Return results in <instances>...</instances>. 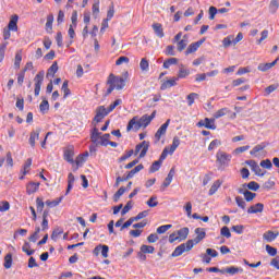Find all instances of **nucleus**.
<instances>
[{
	"instance_id": "obj_33",
	"label": "nucleus",
	"mask_w": 279,
	"mask_h": 279,
	"mask_svg": "<svg viewBox=\"0 0 279 279\" xmlns=\"http://www.w3.org/2000/svg\"><path fill=\"white\" fill-rule=\"evenodd\" d=\"M22 252H25L27 256H32L36 251L32 250V245L29 244V242H25L22 246Z\"/></svg>"
},
{
	"instance_id": "obj_51",
	"label": "nucleus",
	"mask_w": 279,
	"mask_h": 279,
	"mask_svg": "<svg viewBox=\"0 0 279 279\" xmlns=\"http://www.w3.org/2000/svg\"><path fill=\"white\" fill-rule=\"evenodd\" d=\"M10 210V203L8 201L0 202V213H8Z\"/></svg>"
},
{
	"instance_id": "obj_48",
	"label": "nucleus",
	"mask_w": 279,
	"mask_h": 279,
	"mask_svg": "<svg viewBox=\"0 0 279 279\" xmlns=\"http://www.w3.org/2000/svg\"><path fill=\"white\" fill-rule=\"evenodd\" d=\"M187 45H189V43L184 39H181V40L177 41L178 51H184V49H186Z\"/></svg>"
},
{
	"instance_id": "obj_37",
	"label": "nucleus",
	"mask_w": 279,
	"mask_h": 279,
	"mask_svg": "<svg viewBox=\"0 0 279 279\" xmlns=\"http://www.w3.org/2000/svg\"><path fill=\"white\" fill-rule=\"evenodd\" d=\"M279 3L278 0H271L269 4V12L271 14H276L278 12Z\"/></svg>"
},
{
	"instance_id": "obj_16",
	"label": "nucleus",
	"mask_w": 279,
	"mask_h": 279,
	"mask_svg": "<svg viewBox=\"0 0 279 279\" xmlns=\"http://www.w3.org/2000/svg\"><path fill=\"white\" fill-rule=\"evenodd\" d=\"M8 29L11 32H19V15H12L8 25Z\"/></svg>"
},
{
	"instance_id": "obj_28",
	"label": "nucleus",
	"mask_w": 279,
	"mask_h": 279,
	"mask_svg": "<svg viewBox=\"0 0 279 279\" xmlns=\"http://www.w3.org/2000/svg\"><path fill=\"white\" fill-rule=\"evenodd\" d=\"M51 29H53V14H49L46 22V32L51 34Z\"/></svg>"
},
{
	"instance_id": "obj_15",
	"label": "nucleus",
	"mask_w": 279,
	"mask_h": 279,
	"mask_svg": "<svg viewBox=\"0 0 279 279\" xmlns=\"http://www.w3.org/2000/svg\"><path fill=\"white\" fill-rule=\"evenodd\" d=\"M40 138V130L32 131L29 134L28 143L31 147H36V141Z\"/></svg>"
},
{
	"instance_id": "obj_25",
	"label": "nucleus",
	"mask_w": 279,
	"mask_h": 279,
	"mask_svg": "<svg viewBox=\"0 0 279 279\" xmlns=\"http://www.w3.org/2000/svg\"><path fill=\"white\" fill-rule=\"evenodd\" d=\"M62 199H64V196H60L54 201H46V206H48L49 208H56V206H60V204L62 203Z\"/></svg>"
},
{
	"instance_id": "obj_52",
	"label": "nucleus",
	"mask_w": 279,
	"mask_h": 279,
	"mask_svg": "<svg viewBox=\"0 0 279 279\" xmlns=\"http://www.w3.org/2000/svg\"><path fill=\"white\" fill-rule=\"evenodd\" d=\"M197 49H199V48H198V45H196L195 43H194V44H191V45L187 47L186 51H185V56H189V54H191V53H195V51H197Z\"/></svg>"
},
{
	"instance_id": "obj_21",
	"label": "nucleus",
	"mask_w": 279,
	"mask_h": 279,
	"mask_svg": "<svg viewBox=\"0 0 279 279\" xmlns=\"http://www.w3.org/2000/svg\"><path fill=\"white\" fill-rule=\"evenodd\" d=\"M278 60L279 58H277L275 61L270 63H260L257 69L258 71H262L263 73H265V71H269V69H272V66H276V64H278Z\"/></svg>"
},
{
	"instance_id": "obj_13",
	"label": "nucleus",
	"mask_w": 279,
	"mask_h": 279,
	"mask_svg": "<svg viewBox=\"0 0 279 279\" xmlns=\"http://www.w3.org/2000/svg\"><path fill=\"white\" fill-rule=\"evenodd\" d=\"M175 175V168H171L167 178L165 179L161 189L165 191L168 186H170L171 182H173V177Z\"/></svg>"
},
{
	"instance_id": "obj_38",
	"label": "nucleus",
	"mask_w": 279,
	"mask_h": 279,
	"mask_svg": "<svg viewBox=\"0 0 279 279\" xmlns=\"http://www.w3.org/2000/svg\"><path fill=\"white\" fill-rule=\"evenodd\" d=\"M221 145V141L219 140H214L210 142V144L208 145V151H215V149H217V147H220Z\"/></svg>"
},
{
	"instance_id": "obj_2",
	"label": "nucleus",
	"mask_w": 279,
	"mask_h": 279,
	"mask_svg": "<svg viewBox=\"0 0 279 279\" xmlns=\"http://www.w3.org/2000/svg\"><path fill=\"white\" fill-rule=\"evenodd\" d=\"M108 88L107 95H110L112 90H123L125 88V78L123 76H116L114 74H110L107 81Z\"/></svg>"
},
{
	"instance_id": "obj_18",
	"label": "nucleus",
	"mask_w": 279,
	"mask_h": 279,
	"mask_svg": "<svg viewBox=\"0 0 279 279\" xmlns=\"http://www.w3.org/2000/svg\"><path fill=\"white\" fill-rule=\"evenodd\" d=\"M38 189H40V182H29L26 185V193L27 195H34Z\"/></svg>"
},
{
	"instance_id": "obj_10",
	"label": "nucleus",
	"mask_w": 279,
	"mask_h": 279,
	"mask_svg": "<svg viewBox=\"0 0 279 279\" xmlns=\"http://www.w3.org/2000/svg\"><path fill=\"white\" fill-rule=\"evenodd\" d=\"M73 156H75V148L73 146H68L63 151L64 160L73 165V162H75V160H73Z\"/></svg>"
},
{
	"instance_id": "obj_8",
	"label": "nucleus",
	"mask_w": 279,
	"mask_h": 279,
	"mask_svg": "<svg viewBox=\"0 0 279 279\" xmlns=\"http://www.w3.org/2000/svg\"><path fill=\"white\" fill-rule=\"evenodd\" d=\"M149 151V142L144 141L135 147V154H140V158H145Z\"/></svg>"
},
{
	"instance_id": "obj_34",
	"label": "nucleus",
	"mask_w": 279,
	"mask_h": 279,
	"mask_svg": "<svg viewBox=\"0 0 279 279\" xmlns=\"http://www.w3.org/2000/svg\"><path fill=\"white\" fill-rule=\"evenodd\" d=\"M199 97L197 93H191L186 96L187 106H193L195 104V100Z\"/></svg>"
},
{
	"instance_id": "obj_57",
	"label": "nucleus",
	"mask_w": 279,
	"mask_h": 279,
	"mask_svg": "<svg viewBox=\"0 0 279 279\" xmlns=\"http://www.w3.org/2000/svg\"><path fill=\"white\" fill-rule=\"evenodd\" d=\"M259 165L263 169H271L274 167V163L269 159L262 160Z\"/></svg>"
},
{
	"instance_id": "obj_14",
	"label": "nucleus",
	"mask_w": 279,
	"mask_h": 279,
	"mask_svg": "<svg viewBox=\"0 0 279 279\" xmlns=\"http://www.w3.org/2000/svg\"><path fill=\"white\" fill-rule=\"evenodd\" d=\"M221 274H229V276H236V274H243V268L231 266V267L221 269Z\"/></svg>"
},
{
	"instance_id": "obj_3",
	"label": "nucleus",
	"mask_w": 279,
	"mask_h": 279,
	"mask_svg": "<svg viewBox=\"0 0 279 279\" xmlns=\"http://www.w3.org/2000/svg\"><path fill=\"white\" fill-rule=\"evenodd\" d=\"M90 141L94 143V145H101L102 147H108L110 143V134L106 133L101 135V132H99V129L95 126L90 132Z\"/></svg>"
},
{
	"instance_id": "obj_1",
	"label": "nucleus",
	"mask_w": 279,
	"mask_h": 279,
	"mask_svg": "<svg viewBox=\"0 0 279 279\" xmlns=\"http://www.w3.org/2000/svg\"><path fill=\"white\" fill-rule=\"evenodd\" d=\"M195 234L196 238L194 240H189L186 243H183L174 248L172 252L173 258L182 256L184 252H191L194 245H197V243H201L204 241V239H206V230L204 228H196Z\"/></svg>"
},
{
	"instance_id": "obj_47",
	"label": "nucleus",
	"mask_w": 279,
	"mask_h": 279,
	"mask_svg": "<svg viewBox=\"0 0 279 279\" xmlns=\"http://www.w3.org/2000/svg\"><path fill=\"white\" fill-rule=\"evenodd\" d=\"M125 187L121 186L117 193L113 195V201L114 202H119V199H121V196L125 193Z\"/></svg>"
},
{
	"instance_id": "obj_24",
	"label": "nucleus",
	"mask_w": 279,
	"mask_h": 279,
	"mask_svg": "<svg viewBox=\"0 0 279 279\" xmlns=\"http://www.w3.org/2000/svg\"><path fill=\"white\" fill-rule=\"evenodd\" d=\"M239 193L241 194V195H244V199L246 201V202H252L253 199H254V197H256V193H252V192H250V191H243V190H239Z\"/></svg>"
},
{
	"instance_id": "obj_59",
	"label": "nucleus",
	"mask_w": 279,
	"mask_h": 279,
	"mask_svg": "<svg viewBox=\"0 0 279 279\" xmlns=\"http://www.w3.org/2000/svg\"><path fill=\"white\" fill-rule=\"evenodd\" d=\"M148 215H149V211L144 210V211L140 213L138 215H136L135 217H133V220L141 221V219H145V217H147Z\"/></svg>"
},
{
	"instance_id": "obj_63",
	"label": "nucleus",
	"mask_w": 279,
	"mask_h": 279,
	"mask_svg": "<svg viewBox=\"0 0 279 279\" xmlns=\"http://www.w3.org/2000/svg\"><path fill=\"white\" fill-rule=\"evenodd\" d=\"M165 53H166V56H175V47L167 46Z\"/></svg>"
},
{
	"instance_id": "obj_29",
	"label": "nucleus",
	"mask_w": 279,
	"mask_h": 279,
	"mask_svg": "<svg viewBox=\"0 0 279 279\" xmlns=\"http://www.w3.org/2000/svg\"><path fill=\"white\" fill-rule=\"evenodd\" d=\"M23 61V52L20 50L15 53L14 68L21 69V62Z\"/></svg>"
},
{
	"instance_id": "obj_64",
	"label": "nucleus",
	"mask_w": 279,
	"mask_h": 279,
	"mask_svg": "<svg viewBox=\"0 0 279 279\" xmlns=\"http://www.w3.org/2000/svg\"><path fill=\"white\" fill-rule=\"evenodd\" d=\"M71 22H72L71 25H73L74 27H77V11L76 10H74L72 12Z\"/></svg>"
},
{
	"instance_id": "obj_4",
	"label": "nucleus",
	"mask_w": 279,
	"mask_h": 279,
	"mask_svg": "<svg viewBox=\"0 0 279 279\" xmlns=\"http://www.w3.org/2000/svg\"><path fill=\"white\" fill-rule=\"evenodd\" d=\"M232 161V155L218 150L216 154V162L219 166V169H226V167H230V162Z\"/></svg>"
},
{
	"instance_id": "obj_17",
	"label": "nucleus",
	"mask_w": 279,
	"mask_h": 279,
	"mask_svg": "<svg viewBox=\"0 0 279 279\" xmlns=\"http://www.w3.org/2000/svg\"><path fill=\"white\" fill-rule=\"evenodd\" d=\"M278 236H279V232H274L269 230L263 234V240L266 241L267 243H272V241L275 239H278Z\"/></svg>"
},
{
	"instance_id": "obj_30",
	"label": "nucleus",
	"mask_w": 279,
	"mask_h": 279,
	"mask_svg": "<svg viewBox=\"0 0 279 279\" xmlns=\"http://www.w3.org/2000/svg\"><path fill=\"white\" fill-rule=\"evenodd\" d=\"M39 110L43 114H47L49 112V101L44 99L39 105Z\"/></svg>"
},
{
	"instance_id": "obj_45",
	"label": "nucleus",
	"mask_w": 279,
	"mask_h": 279,
	"mask_svg": "<svg viewBox=\"0 0 279 279\" xmlns=\"http://www.w3.org/2000/svg\"><path fill=\"white\" fill-rule=\"evenodd\" d=\"M12 267V254H7L4 257V268L10 269Z\"/></svg>"
},
{
	"instance_id": "obj_26",
	"label": "nucleus",
	"mask_w": 279,
	"mask_h": 279,
	"mask_svg": "<svg viewBox=\"0 0 279 279\" xmlns=\"http://www.w3.org/2000/svg\"><path fill=\"white\" fill-rule=\"evenodd\" d=\"M177 234L179 236V241H184L189 236V228L184 227L177 231Z\"/></svg>"
},
{
	"instance_id": "obj_39",
	"label": "nucleus",
	"mask_w": 279,
	"mask_h": 279,
	"mask_svg": "<svg viewBox=\"0 0 279 279\" xmlns=\"http://www.w3.org/2000/svg\"><path fill=\"white\" fill-rule=\"evenodd\" d=\"M32 167V158H28L24 166H23V170H22V174L23 175H27V173H29V168Z\"/></svg>"
},
{
	"instance_id": "obj_40",
	"label": "nucleus",
	"mask_w": 279,
	"mask_h": 279,
	"mask_svg": "<svg viewBox=\"0 0 279 279\" xmlns=\"http://www.w3.org/2000/svg\"><path fill=\"white\" fill-rule=\"evenodd\" d=\"M155 247L154 246H149V245H145V244H143L142 246H141V252L143 253V254H154V252H155Z\"/></svg>"
},
{
	"instance_id": "obj_23",
	"label": "nucleus",
	"mask_w": 279,
	"mask_h": 279,
	"mask_svg": "<svg viewBox=\"0 0 279 279\" xmlns=\"http://www.w3.org/2000/svg\"><path fill=\"white\" fill-rule=\"evenodd\" d=\"M153 29L156 36H158V38H165V31L162 29V24L160 23L153 24Z\"/></svg>"
},
{
	"instance_id": "obj_53",
	"label": "nucleus",
	"mask_w": 279,
	"mask_h": 279,
	"mask_svg": "<svg viewBox=\"0 0 279 279\" xmlns=\"http://www.w3.org/2000/svg\"><path fill=\"white\" fill-rule=\"evenodd\" d=\"M156 199H158V197L151 196V197L146 202L147 206H149V208H156V206H158V201H156Z\"/></svg>"
},
{
	"instance_id": "obj_55",
	"label": "nucleus",
	"mask_w": 279,
	"mask_h": 279,
	"mask_svg": "<svg viewBox=\"0 0 279 279\" xmlns=\"http://www.w3.org/2000/svg\"><path fill=\"white\" fill-rule=\"evenodd\" d=\"M244 186H247V189H250V191H258V189H260V185H258V183H256V181H251L247 184H244Z\"/></svg>"
},
{
	"instance_id": "obj_31",
	"label": "nucleus",
	"mask_w": 279,
	"mask_h": 279,
	"mask_svg": "<svg viewBox=\"0 0 279 279\" xmlns=\"http://www.w3.org/2000/svg\"><path fill=\"white\" fill-rule=\"evenodd\" d=\"M58 73V62H53L52 65L48 69L47 77H53Z\"/></svg>"
},
{
	"instance_id": "obj_35",
	"label": "nucleus",
	"mask_w": 279,
	"mask_h": 279,
	"mask_svg": "<svg viewBox=\"0 0 279 279\" xmlns=\"http://www.w3.org/2000/svg\"><path fill=\"white\" fill-rule=\"evenodd\" d=\"M189 75H191V71L181 68V69L179 70L177 80H184V77H189Z\"/></svg>"
},
{
	"instance_id": "obj_32",
	"label": "nucleus",
	"mask_w": 279,
	"mask_h": 279,
	"mask_svg": "<svg viewBox=\"0 0 279 279\" xmlns=\"http://www.w3.org/2000/svg\"><path fill=\"white\" fill-rule=\"evenodd\" d=\"M229 112L230 110L228 108L219 109L214 113V119H221V117H226V114Z\"/></svg>"
},
{
	"instance_id": "obj_43",
	"label": "nucleus",
	"mask_w": 279,
	"mask_h": 279,
	"mask_svg": "<svg viewBox=\"0 0 279 279\" xmlns=\"http://www.w3.org/2000/svg\"><path fill=\"white\" fill-rule=\"evenodd\" d=\"M173 228L172 225H163L157 228V234H165L168 230H171Z\"/></svg>"
},
{
	"instance_id": "obj_9",
	"label": "nucleus",
	"mask_w": 279,
	"mask_h": 279,
	"mask_svg": "<svg viewBox=\"0 0 279 279\" xmlns=\"http://www.w3.org/2000/svg\"><path fill=\"white\" fill-rule=\"evenodd\" d=\"M171 123V120H167L156 132L155 140L158 143L165 134H167V129L169 128V124Z\"/></svg>"
},
{
	"instance_id": "obj_22",
	"label": "nucleus",
	"mask_w": 279,
	"mask_h": 279,
	"mask_svg": "<svg viewBox=\"0 0 279 279\" xmlns=\"http://www.w3.org/2000/svg\"><path fill=\"white\" fill-rule=\"evenodd\" d=\"M221 184H223V182L221 180H216L213 185L209 189L208 195L213 196L215 195V193H217V191H219V189H221Z\"/></svg>"
},
{
	"instance_id": "obj_42",
	"label": "nucleus",
	"mask_w": 279,
	"mask_h": 279,
	"mask_svg": "<svg viewBox=\"0 0 279 279\" xmlns=\"http://www.w3.org/2000/svg\"><path fill=\"white\" fill-rule=\"evenodd\" d=\"M61 90H63V93H64V95H63L64 99H66V97H69V95H71V89H69V81L63 82Z\"/></svg>"
},
{
	"instance_id": "obj_12",
	"label": "nucleus",
	"mask_w": 279,
	"mask_h": 279,
	"mask_svg": "<svg viewBox=\"0 0 279 279\" xmlns=\"http://www.w3.org/2000/svg\"><path fill=\"white\" fill-rule=\"evenodd\" d=\"M155 118H156V111H154L150 116L144 114L141 117V119H138L140 125H142V128H147V125H149V123H151V121H154Z\"/></svg>"
},
{
	"instance_id": "obj_62",
	"label": "nucleus",
	"mask_w": 279,
	"mask_h": 279,
	"mask_svg": "<svg viewBox=\"0 0 279 279\" xmlns=\"http://www.w3.org/2000/svg\"><path fill=\"white\" fill-rule=\"evenodd\" d=\"M114 16V4H111L109 7V10L107 12V21H112V17Z\"/></svg>"
},
{
	"instance_id": "obj_56",
	"label": "nucleus",
	"mask_w": 279,
	"mask_h": 279,
	"mask_svg": "<svg viewBox=\"0 0 279 279\" xmlns=\"http://www.w3.org/2000/svg\"><path fill=\"white\" fill-rule=\"evenodd\" d=\"M183 208L186 213V216L191 217L192 213H193V204L191 202H187V203H185V206Z\"/></svg>"
},
{
	"instance_id": "obj_20",
	"label": "nucleus",
	"mask_w": 279,
	"mask_h": 279,
	"mask_svg": "<svg viewBox=\"0 0 279 279\" xmlns=\"http://www.w3.org/2000/svg\"><path fill=\"white\" fill-rule=\"evenodd\" d=\"M177 85H178V78L172 77L161 84L160 90H167V88H172V86H177Z\"/></svg>"
},
{
	"instance_id": "obj_7",
	"label": "nucleus",
	"mask_w": 279,
	"mask_h": 279,
	"mask_svg": "<svg viewBox=\"0 0 279 279\" xmlns=\"http://www.w3.org/2000/svg\"><path fill=\"white\" fill-rule=\"evenodd\" d=\"M197 128H206L207 130H217V124H215V118H205L197 122Z\"/></svg>"
},
{
	"instance_id": "obj_6",
	"label": "nucleus",
	"mask_w": 279,
	"mask_h": 279,
	"mask_svg": "<svg viewBox=\"0 0 279 279\" xmlns=\"http://www.w3.org/2000/svg\"><path fill=\"white\" fill-rule=\"evenodd\" d=\"M45 80V71H40L36 74L34 82H35V97L40 95V88L43 86V82Z\"/></svg>"
},
{
	"instance_id": "obj_50",
	"label": "nucleus",
	"mask_w": 279,
	"mask_h": 279,
	"mask_svg": "<svg viewBox=\"0 0 279 279\" xmlns=\"http://www.w3.org/2000/svg\"><path fill=\"white\" fill-rule=\"evenodd\" d=\"M235 204H238L239 208H242V210H245V206H247L245 199L241 196L235 197Z\"/></svg>"
},
{
	"instance_id": "obj_5",
	"label": "nucleus",
	"mask_w": 279,
	"mask_h": 279,
	"mask_svg": "<svg viewBox=\"0 0 279 279\" xmlns=\"http://www.w3.org/2000/svg\"><path fill=\"white\" fill-rule=\"evenodd\" d=\"M110 112H111L110 109L109 108L106 109L105 106L97 107L96 116L94 118L95 123H101V120L108 117Z\"/></svg>"
},
{
	"instance_id": "obj_44",
	"label": "nucleus",
	"mask_w": 279,
	"mask_h": 279,
	"mask_svg": "<svg viewBox=\"0 0 279 279\" xmlns=\"http://www.w3.org/2000/svg\"><path fill=\"white\" fill-rule=\"evenodd\" d=\"M263 149H265V144H258L250 151V154L251 156H256L258 151H263Z\"/></svg>"
},
{
	"instance_id": "obj_60",
	"label": "nucleus",
	"mask_w": 279,
	"mask_h": 279,
	"mask_svg": "<svg viewBox=\"0 0 279 279\" xmlns=\"http://www.w3.org/2000/svg\"><path fill=\"white\" fill-rule=\"evenodd\" d=\"M121 104H123L122 99H116L109 107V112H112L114 110V108H117V106H121Z\"/></svg>"
},
{
	"instance_id": "obj_49",
	"label": "nucleus",
	"mask_w": 279,
	"mask_h": 279,
	"mask_svg": "<svg viewBox=\"0 0 279 279\" xmlns=\"http://www.w3.org/2000/svg\"><path fill=\"white\" fill-rule=\"evenodd\" d=\"M87 157H88V153H86L85 155H78L75 160L77 167H80L81 165H84V162H86Z\"/></svg>"
},
{
	"instance_id": "obj_61",
	"label": "nucleus",
	"mask_w": 279,
	"mask_h": 279,
	"mask_svg": "<svg viewBox=\"0 0 279 279\" xmlns=\"http://www.w3.org/2000/svg\"><path fill=\"white\" fill-rule=\"evenodd\" d=\"M36 206H37V211L43 213V209L45 208V202H43L40 197H37Z\"/></svg>"
},
{
	"instance_id": "obj_11",
	"label": "nucleus",
	"mask_w": 279,
	"mask_h": 279,
	"mask_svg": "<svg viewBox=\"0 0 279 279\" xmlns=\"http://www.w3.org/2000/svg\"><path fill=\"white\" fill-rule=\"evenodd\" d=\"M143 128L141 125V120H138V117H134L132 120L129 121L126 126V132H132V130H141Z\"/></svg>"
},
{
	"instance_id": "obj_41",
	"label": "nucleus",
	"mask_w": 279,
	"mask_h": 279,
	"mask_svg": "<svg viewBox=\"0 0 279 279\" xmlns=\"http://www.w3.org/2000/svg\"><path fill=\"white\" fill-rule=\"evenodd\" d=\"M140 69H141V71H144V72L149 71V61H147V59L143 58L140 62Z\"/></svg>"
},
{
	"instance_id": "obj_54",
	"label": "nucleus",
	"mask_w": 279,
	"mask_h": 279,
	"mask_svg": "<svg viewBox=\"0 0 279 279\" xmlns=\"http://www.w3.org/2000/svg\"><path fill=\"white\" fill-rule=\"evenodd\" d=\"M221 236H225L226 239H230L232 236V233L230 232V228L228 227H222L220 230Z\"/></svg>"
},
{
	"instance_id": "obj_46",
	"label": "nucleus",
	"mask_w": 279,
	"mask_h": 279,
	"mask_svg": "<svg viewBox=\"0 0 279 279\" xmlns=\"http://www.w3.org/2000/svg\"><path fill=\"white\" fill-rule=\"evenodd\" d=\"M178 63L177 58H170L163 62V69H169V66H173V64Z\"/></svg>"
},
{
	"instance_id": "obj_58",
	"label": "nucleus",
	"mask_w": 279,
	"mask_h": 279,
	"mask_svg": "<svg viewBox=\"0 0 279 279\" xmlns=\"http://www.w3.org/2000/svg\"><path fill=\"white\" fill-rule=\"evenodd\" d=\"M266 252L269 256H276V254H278V250L269 244L266 245Z\"/></svg>"
},
{
	"instance_id": "obj_36",
	"label": "nucleus",
	"mask_w": 279,
	"mask_h": 279,
	"mask_svg": "<svg viewBox=\"0 0 279 279\" xmlns=\"http://www.w3.org/2000/svg\"><path fill=\"white\" fill-rule=\"evenodd\" d=\"M160 167H162V163L159 160L154 161L149 168V173H156V171H160Z\"/></svg>"
},
{
	"instance_id": "obj_19",
	"label": "nucleus",
	"mask_w": 279,
	"mask_h": 279,
	"mask_svg": "<svg viewBox=\"0 0 279 279\" xmlns=\"http://www.w3.org/2000/svg\"><path fill=\"white\" fill-rule=\"evenodd\" d=\"M264 208H265V205H263V203H257L255 205H252L247 209V213L248 215H256V213H263Z\"/></svg>"
},
{
	"instance_id": "obj_27",
	"label": "nucleus",
	"mask_w": 279,
	"mask_h": 279,
	"mask_svg": "<svg viewBox=\"0 0 279 279\" xmlns=\"http://www.w3.org/2000/svg\"><path fill=\"white\" fill-rule=\"evenodd\" d=\"M178 147H180V137L174 136L172 140V144L169 148V154H173L178 149Z\"/></svg>"
}]
</instances>
